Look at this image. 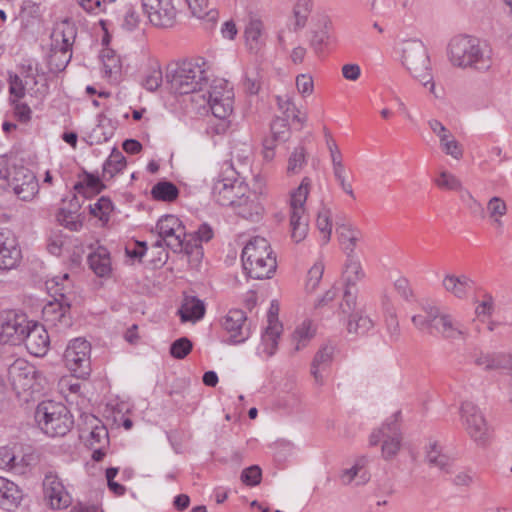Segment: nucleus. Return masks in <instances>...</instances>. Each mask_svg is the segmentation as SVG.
Returning a JSON list of instances; mask_svg holds the SVG:
<instances>
[{"label":"nucleus","instance_id":"nucleus-1","mask_svg":"<svg viewBox=\"0 0 512 512\" xmlns=\"http://www.w3.org/2000/svg\"><path fill=\"white\" fill-rule=\"evenodd\" d=\"M448 57L452 65L487 72L493 65L492 49L480 39L468 35L453 37L448 45Z\"/></svg>","mask_w":512,"mask_h":512},{"label":"nucleus","instance_id":"nucleus-2","mask_svg":"<svg viewBox=\"0 0 512 512\" xmlns=\"http://www.w3.org/2000/svg\"><path fill=\"white\" fill-rule=\"evenodd\" d=\"M423 314L412 316L411 321L415 328L420 331L434 330L442 338L446 340L466 339L468 336L467 329L462 323L455 320L448 313H441L439 307L425 302L421 304Z\"/></svg>","mask_w":512,"mask_h":512},{"label":"nucleus","instance_id":"nucleus-3","mask_svg":"<svg viewBox=\"0 0 512 512\" xmlns=\"http://www.w3.org/2000/svg\"><path fill=\"white\" fill-rule=\"evenodd\" d=\"M401 63L415 80L429 89L436 98L435 83L428 49L419 39H408L401 43Z\"/></svg>","mask_w":512,"mask_h":512},{"label":"nucleus","instance_id":"nucleus-4","mask_svg":"<svg viewBox=\"0 0 512 512\" xmlns=\"http://www.w3.org/2000/svg\"><path fill=\"white\" fill-rule=\"evenodd\" d=\"M203 65L204 62L185 60L170 68L166 78L171 89L181 95L202 90L208 82Z\"/></svg>","mask_w":512,"mask_h":512},{"label":"nucleus","instance_id":"nucleus-5","mask_svg":"<svg viewBox=\"0 0 512 512\" xmlns=\"http://www.w3.org/2000/svg\"><path fill=\"white\" fill-rule=\"evenodd\" d=\"M35 420L40 429L50 437L66 435L73 425L72 416L67 407L52 400L38 404Z\"/></svg>","mask_w":512,"mask_h":512},{"label":"nucleus","instance_id":"nucleus-6","mask_svg":"<svg viewBox=\"0 0 512 512\" xmlns=\"http://www.w3.org/2000/svg\"><path fill=\"white\" fill-rule=\"evenodd\" d=\"M244 193H248V185L238 178L232 165L225 163L213 180L211 188L213 200L221 206L232 207Z\"/></svg>","mask_w":512,"mask_h":512},{"label":"nucleus","instance_id":"nucleus-7","mask_svg":"<svg viewBox=\"0 0 512 512\" xmlns=\"http://www.w3.org/2000/svg\"><path fill=\"white\" fill-rule=\"evenodd\" d=\"M310 186L311 179L309 177H304L300 185L297 187V189L292 191L290 197L291 237L296 243L302 241L306 237L308 232V222L304 214V204L307 200V196L310 191Z\"/></svg>","mask_w":512,"mask_h":512},{"label":"nucleus","instance_id":"nucleus-8","mask_svg":"<svg viewBox=\"0 0 512 512\" xmlns=\"http://www.w3.org/2000/svg\"><path fill=\"white\" fill-rule=\"evenodd\" d=\"M460 414L465 431L469 437L477 446H487L492 436V429L479 407L469 401L463 402L460 408Z\"/></svg>","mask_w":512,"mask_h":512},{"label":"nucleus","instance_id":"nucleus-9","mask_svg":"<svg viewBox=\"0 0 512 512\" xmlns=\"http://www.w3.org/2000/svg\"><path fill=\"white\" fill-rule=\"evenodd\" d=\"M340 311L342 315L347 316L346 330L348 334L363 336L374 326V322L365 313L363 307L357 302L355 294L350 290L344 291Z\"/></svg>","mask_w":512,"mask_h":512},{"label":"nucleus","instance_id":"nucleus-10","mask_svg":"<svg viewBox=\"0 0 512 512\" xmlns=\"http://www.w3.org/2000/svg\"><path fill=\"white\" fill-rule=\"evenodd\" d=\"M90 351V343L82 338H75L67 345L63 357L66 367L75 377L85 379L90 375Z\"/></svg>","mask_w":512,"mask_h":512},{"label":"nucleus","instance_id":"nucleus-11","mask_svg":"<svg viewBox=\"0 0 512 512\" xmlns=\"http://www.w3.org/2000/svg\"><path fill=\"white\" fill-rule=\"evenodd\" d=\"M30 323L25 315L13 310L0 313V342L19 345L23 342Z\"/></svg>","mask_w":512,"mask_h":512},{"label":"nucleus","instance_id":"nucleus-12","mask_svg":"<svg viewBox=\"0 0 512 512\" xmlns=\"http://www.w3.org/2000/svg\"><path fill=\"white\" fill-rule=\"evenodd\" d=\"M142 7L155 27L170 28L176 23L177 10L173 0H142Z\"/></svg>","mask_w":512,"mask_h":512},{"label":"nucleus","instance_id":"nucleus-13","mask_svg":"<svg viewBox=\"0 0 512 512\" xmlns=\"http://www.w3.org/2000/svg\"><path fill=\"white\" fill-rule=\"evenodd\" d=\"M60 298L47 303L42 310L43 320L49 327H55L59 331L65 330L72 325L70 315L71 305L64 293H59Z\"/></svg>","mask_w":512,"mask_h":512},{"label":"nucleus","instance_id":"nucleus-14","mask_svg":"<svg viewBox=\"0 0 512 512\" xmlns=\"http://www.w3.org/2000/svg\"><path fill=\"white\" fill-rule=\"evenodd\" d=\"M207 102L215 117H228L233 109L232 91L228 88V83L224 80H215L208 91Z\"/></svg>","mask_w":512,"mask_h":512},{"label":"nucleus","instance_id":"nucleus-15","mask_svg":"<svg viewBox=\"0 0 512 512\" xmlns=\"http://www.w3.org/2000/svg\"><path fill=\"white\" fill-rule=\"evenodd\" d=\"M8 376L14 391L19 395L28 390L34 391L37 370L23 359L15 360L8 369Z\"/></svg>","mask_w":512,"mask_h":512},{"label":"nucleus","instance_id":"nucleus-16","mask_svg":"<svg viewBox=\"0 0 512 512\" xmlns=\"http://www.w3.org/2000/svg\"><path fill=\"white\" fill-rule=\"evenodd\" d=\"M222 328L229 334L228 343L241 344L250 337V326L243 310L231 309L221 320Z\"/></svg>","mask_w":512,"mask_h":512},{"label":"nucleus","instance_id":"nucleus-17","mask_svg":"<svg viewBox=\"0 0 512 512\" xmlns=\"http://www.w3.org/2000/svg\"><path fill=\"white\" fill-rule=\"evenodd\" d=\"M39 184L36 176L29 169L20 166L12 167V180L10 190L20 200L30 201L38 193Z\"/></svg>","mask_w":512,"mask_h":512},{"label":"nucleus","instance_id":"nucleus-18","mask_svg":"<svg viewBox=\"0 0 512 512\" xmlns=\"http://www.w3.org/2000/svg\"><path fill=\"white\" fill-rule=\"evenodd\" d=\"M43 488L53 509L66 508L71 503V497L66 491L61 479L54 471H48L43 480Z\"/></svg>","mask_w":512,"mask_h":512},{"label":"nucleus","instance_id":"nucleus-19","mask_svg":"<svg viewBox=\"0 0 512 512\" xmlns=\"http://www.w3.org/2000/svg\"><path fill=\"white\" fill-rule=\"evenodd\" d=\"M31 355L44 356L50 345V339L45 326L40 324L29 325L25 332L23 342Z\"/></svg>","mask_w":512,"mask_h":512},{"label":"nucleus","instance_id":"nucleus-20","mask_svg":"<svg viewBox=\"0 0 512 512\" xmlns=\"http://www.w3.org/2000/svg\"><path fill=\"white\" fill-rule=\"evenodd\" d=\"M232 208L239 216L253 222L260 219L264 210L263 205L260 202L259 195L256 192L251 191L249 188L248 193H244L243 196H240L236 200L235 204H233Z\"/></svg>","mask_w":512,"mask_h":512},{"label":"nucleus","instance_id":"nucleus-21","mask_svg":"<svg viewBox=\"0 0 512 512\" xmlns=\"http://www.w3.org/2000/svg\"><path fill=\"white\" fill-rule=\"evenodd\" d=\"M428 125L432 132L439 137L440 146L442 150L447 154L453 157L456 160H459L463 156V150L459 142L451 135V133L447 130V128L438 120L432 119L428 121Z\"/></svg>","mask_w":512,"mask_h":512},{"label":"nucleus","instance_id":"nucleus-22","mask_svg":"<svg viewBox=\"0 0 512 512\" xmlns=\"http://www.w3.org/2000/svg\"><path fill=\"white\" fill-rule=\"evenodd\" d=\"M242 264L250 278L259 280L271 278L277 267L275 256L246 260Z\"/></svg>","mask_w":512,"mask_h":512},{"label":"nucleus","instance_id":"nucleus-23","mask_svg":"<svg viewBox=\"0 0 512 512\" xmlns=\"http://www.w3.org/2000/svg\"><path fill=\"white\" fill-rule=\"evenodd\" d=\"M22 497V491L15 483L0 477V507L12 510L20 504Z\"/></svg>","mask_w":512,"mask_h":512},{"label":"nucleus","instance_id":"nucleus-24","mask_svg":"<svg viewBox=\"0 0 512 512\" xmlns=\"http://www.w3.org/2000/svg\"><path fill=\"white\" fill-rule=\"evenodd\" d=\"M245 43L251 53L257 54L265 45L263 24L258 19L251 20L244 31Z\"/></svg>","mask_w":512,"mask_h":512},{"label":"nucleus","instance_id":"nucleus-25","mask_svg":"<svg viewBox=\"0 0 512 512\" xmlns=\"http://www.w3.org/2000/svg\"><path fill=\"white\" fill-rule=\"evenodd\" d=\"M273 251L270 244L263 237H254L243 248L241 259L242 261L252 260L257 258L272 257Z\"/></svg>","mask_w":512,"mask_h":512},{"label":"nucleus","instance_id":"nucleus-26","mask_svg":"<svg viewBox=\"0 0 512 512\" xmlns=\"http://www.w3.org/2000/svg\"><path fill=\"white\" fill-rule=\"evenodd\" d=\"M191 14L205 22L207 27H213L217 22L219 13L211 7L208 0H186Z\"/></svg>","mask_w":512,"mask_h":512},{"label":"nucleus","instance_id":"nucleus-27","mask_svg":"<svg viewBox=\"0 0 512 512\" xmlns=\"http://www.w3.org/2000/svg\"><path fill=\"white\" fill-rule=\"evenodd\" d=\"M443 288L459 299L467 296L472 289L473 281L466 275H446L442 281Z\"/></svg>","mask_w":512,"mask_h":512},{"label":"nucleus","instance_id":"nucleus-28","mask_svg":"<svg viewBox=\"0 0 512 512\" xmlns=\"http://www.w3.org/2000/svg\"><path fill=\"white\" fill-rule=\"evenodd\" d=\"M205 313L204 303L194 297V296H185L179 309V315L182 322L192 321L195 322L200 320Z\"/></svg>","mask_w":512,"mask_h":512},{"label":"nucleus","instance_id":"nucleus-29","mask_svg":"<svg viewBox=\"0 0 512 512\" xmlns=\"http://www.w3.org/2000/svg\"><path fill=\"white\" fill-rule=\"evenodd\" d=\"M76 35V26L73 23L65 20L57 25L52 34V38L55 42V45H58V43L61 42L60 47L63 49L71 50L72 45L76 39Z\"/></svg>","mask_w":512,"mask_h":512},{"label":"nucleus","instance_id":"nucleus-30","mask_svg":"<svg viewBox=\"0 0 512 512\" xmlns=\"http://www.w3.org/2000/svg\"><path fill=\"white\" fill-rule=\"evenodd\" d=\"M364 278V272L360 262L354 257H348L345 270L343 272V281L345 283V291L357 293L356 283Z\"/></svg>","mask_w":512,"mask_h":512},{"label":"nucleus","instance_id":"nucleus-31","mask_svg":"<svg viewBox=\"0 0 512 512\" xmlns=\"http://www.w3.org/2000/svg\"><path fill=\"white\" fill-rule=\"evenodd\" d=\"M334 346L331 344H325L316 353L313 362L311 364V374L313 375L316 383L322 385L323 377L320 374V368L329 365L332 361L334 354Z\"/></svg>","mask_w":512,"mask_h":512},{"label":"nucleus","instance_id":"nucleus-32","mask_svg":"<svg viewBox=\"0 0 512 512\" xmlns=\"http://www.w3.org/2000/svg\"><path fill=\"white\" fill-rule=\"evenodd\" d=\"M337 233L340 243L344 247L348 257H352L356 245L361 239V232L356 228L343 224L337 228Z\"/></svg>","mask_w":512,"mask_h":512},{"label":"nucleus","instance_id":"nucleus-33","mask_svg":"<svg viewBox=\"0 0 512 512\" xmlns=\"http://www.w3.org/2000/svg\"><path fill=\"white\" fill-rule=\"evenodd\" d=\"M21 252L14 241L3 242L0 244V269L10 270L17 266L20 261Z\"/></svg>","mask_w":512,"mask_h":512},{"label":"nucleus","instance_id":"nucleus-34","mask_svg":"<svg viewBox=\"0 0 512 512\" xmlns=\"http://www.w3.org/2000/svg\"><path fill=\"white\" fill-rule=\"evenodd\" d=\"M90 268L100 277L108 275L111 271V263L108 252L104 248H99L88 257Z\"/></svg>","mask_w":512,"mask_h":512},{"label":"nucleus","instance_id":"nucleus-35","mask_svg":"<svg viewBox=\"0 0 512 512\" xmlns=\"http://www.w3.org/2000/svg\"><path fill=\"white\" fill-rule=\"evenodd\" d=\"M151 195L158 201L173 202L179 196V189L174 183L162 180L152 187Z\"/></svg>","mask_w":512,"mask_h":512},{"label":"nucleus","instance_id":"nucleus-36","mask_svg":"<svg viewBox=\"0 0 512 512\" xmlns=\"http://www.w3.org/2000/svg\"><path fill=\"white\" fill-rule=\"evenodd\" d=\"M282 326L279 322H272L265 329L262 335V345L264 346V352L268 356L274 355L278 346V338L281 334Z\"/></svg>","mask_w":512,"mask_h":512},{"label":"nucleus","instance_id":"nucleus-37","mask_svg":"<svg viewBox=\"0 0 512 512\" xmlns=\"http://www.w3.org/2000/svg\"><path fill=\"white\" fill-rule=\"evenodd\" d=\"M426 460L430 466L449 472L451 460L448 456L442 454L436 441L429 444L426 452Z\"/></svg>","mask_w":512,"mask_h":512},{"label":"nucleus","instance_id":"nucleus-38","mask_svg":"<svg viewBox=\"0 0 512 512\" xmlns=\"http://www.w3.org/2000/svg\"><path fill=\"white\" fill-rule=\"evenodd\" d=\"M401 446V435L398 431V427L395 422H393L392 428L387 434L386 438L383 440L382 444V455L385 459H390L394 457Z\"/></svg>","mask_w":512,"mask_h":512},{"label":"nucleus","instance_id":"nucleus-39","mask_svg":"<svg viewBox=\"0 0 512 512\" xmlns=\"http://www.w3.org/2000/svg\"><path fill=\"white\" fill-rule=\"evenodd\" d=\"M72 58V51L55 45L49 56V66L54 72L63 71Z\"/></svg>","mask_w":512,"mask_h":512},{"label":"nucleus","instance_id":"nucleus-40","mask_svg":"<svg viewBox=\"0 0 512 512\" xmlns=\"http://www.w3.org/2000/svg\"><path fill=\"white\" fill-rule=\"evenodd\" d=\"M183 228L185 227L182 222L174 215H165L156 224V230L160 238L171 236L177 231L183 230Z\"/></svg>","mask_w":512,"mask_h":512},{"label":"nucleus","instance_id":"nucleus-41","mask_svg":"<svg viewBox=\"0 0 512 512\" xmlns=\"http://www.w3.org/2000/svg\"><path fill=\"white\" fill-rule=\"evenodd\" d=\"M94 420L97 424L91 428L89 436L86 439V445L89 448H94L98 445L101 447H107L109 445L108 430L104 425L100 424V421L97 418H94Z\"/></svg>","mask_w":512,"mask_h":512},{"label":"nucleus","instance_id":"nucleus-42","mask_svg":"<svg viewBox=\"0 0 512 512\" xmlns=\"http://www.w3.org/2000/svg\"><path fill=\"white\" fill-rule=\"evenodd\" d=\"M330 29L331 23L326 21L319 30L313 31L310 46L317 54L322 53L324 47L330 43L332 38Z\"/></svg>","mask_w":512,"mask_h":512},{"label":"nucleus","instance_id":"nucleus-43","mask_svg":"<svg viewBox=\"0 0 512 512\" xmlns=\"http://www.w3.org/2000/svg\"><path fill=\"white\" fill-rule=\"evenodd\" d=\"M307 164V152L303 146H297L288 158L287 173L289 175L299 174Z\"/></svg>","mask_w":512,"mask_h":512},{"label":"nucleus","instance_id":"nucleus-44","mask_svg":"<svg viewBox=\"0 0 512 512\" xmlns=\"http://www.w3.org/2000/svg\"><path fill=\"white\" fill-rule=\"evenodd\" d=\"M314 0H297L295 3L294 13V30L303 28L306 25L309 14L313 9Z\"/></svg>","mask_w":512,"mask_h":512},{"label":"nucleus","instance_id":"nucleus-45","mask_svg":"<svg viewBox=\"0 0 512 512\" xmlns=\"http://www.w3.org/2000/svg\"><path fill=\"white\" fill-rule=\"evenodd\" d=\"M187 236L191 237V235H187L185 232V228L183 230L177 231L171 236L163 237L165 246L172 249L174 252L185 250L186 253H190L189 248L191 247L189 240H187Z\"/></svg>","mask_w":512,"mask_h":512},{"label":"nucleus","instance_id":"nucleus-46","mask_svg":"<svg viewBox=\"0 0 512 512\" xmlns=\"http://www.w3.org/2000/svg\"><path fill=\"white\" fill-rule=\"evenodd\" d=\"M434 184L443 190L450 191H461L463 190V185L461 180L455 176L454 174L443 170L438 176L433 180Z\"/></svg>","mask_w":512,"mask_h":512},{"label":"nucleus","instance_id":"nucleus-47","mask_svg":"<svg viewBox=\"0 0 512 512\" xmlns=\"http://www.w3.org/2000/svg\"><path fill=\"white\" fill-rule=\"evenodd\" d=\"M126 166V159L123 154L114 149L109 158L103 164V173L112 178L116 173L122 171Z\"/></svg>","mask_w":512,"mask_h":512},{"label":"nucleus","instance_id":"nucleus-48","mask_svg":"<svg viewBox=\"0 0 512 512\" xmlns=\"http://www.w3.org/2000/svg\"><path fill=\"white\" fill-rule=\"evenodd\" d=\"M39 460L38 455L28 450L21 455L17 452V460L13 461L12 471L16 474L23 475L27 472L28 468L37 464Z\"/></svg>","mask_w":512,"mask_h":512},{"label":"nucleus","instance_id":"nucleus-49","mask_svg":"<svg viewBox=\"0 0 512 512\" xmlns=\"http://www.w3.org/2000/svg\"><path fill=\"white\" fill-rule=\"evenodd\" d=\"M315 331L312 329L310 321H304L298 326L293 333V342H295V351H299L305 347L314 336Z\"/></svg>","mask_w":512,"mask_h":512},{"label":"nucleus","instance_id":"nucleus-50","mask_svg":"<svg viewBox=\"0 0 512 512\" xmlns=\"http://www.w3.org/2000/svg\"><path fill=\"white\" fill-rule=\"evenodd\" d=\"M89 211L102 222H108L110 213L113 211V204L108 197L102 196L94 204L89 205Z\"/></svg>","mask_w":512,"mask_h":512},{"label":"nucleus","instance_id":"nucleus-51","mask_svg":"<svg viewBox=\"0 0 512 512\" xmlns=\"http://www.w3.org/2000/svg\"><path fill=\"white\" fill-rule=\"evenodd\" d=\"M29 78L30 76H27L25 83H23L22 79L18 75H9V93L11 96L15 97L14 100L21 99L25 96V89L26 86L29 85ZM31 80L34 81V84H37V81L34 77H31Z\"/></svg>","mask_w":512,"mask_h":512},{"label":"nucleus","instance_id":"nucleus-52","mask_svg":"<svg viewBox=\"0 0 512 512\" xmlns=\"http://www.w3.org/2000/svg\"><path fill=\"white\" fill-rule=\"evenodd\" d=\"M271 132L275 141L285 142L290 137L287 117H277L271 123Z\"/></svg>","mask_w":512,"mask_h":512},{"label":"nucleus","instance_id":"nucleus-53","mask_svg":"<svg viewBox=\"0 0 512 512\" xmlns=\"http://www.w3.org/2000/svg\"><path fill=\"white\" fill-rule=\"evenodd\" d=\"M360 471L361 467L358 464H355L351 468L343 470L340 474V480L342 484L349 485L356 478H358L356 482L357 485H364L365 483H367L369 480L368 475L366 473L359 475Z\"/></svg>","mask_w":512,"mask_h":512},{"label":"nucleus","instance_id":"nucleus-54","mask_svg":"<svg viewBox=\"0 0 512 512\" xmlns=\"http://www.w3.org/2000/svg\"><path fill=\"white\" fill-rule=\"evenodd\" d=\"M74 188L78 193L83 194H86L88 191L91 193H100L105 188V185L98 177L88 174L84 182L77 183Z\"/></svg>","mask_w":512,"mask_h":512},{"label":"nucleus","instance_id":"nucleus-55","mask_svg":"<svg viewBox=\"0 0 512 512\" xmlns=\"http://www.w3.org/2000/svg\"><path fill=\"white\" fill-rule=\"evenodd\" d=\"M192 348V342L187 337H181L170 345V354L175 359H184Z\"/></svg>","mask_w":512,"mask_h":512},{"label":"nucleus","instance_id":"nucleus-56","mask_svg":"<svg viewBox=\"0 0 512 512\" xmlns=\"http://www.w3.org/2000/svg\"><path fill=\"white\" fill-rule=\"evenodd\" d=\"M330 211L326 208H323L319 211L316 225L319 231L322 233V239L324 243H327L330 240V235L332 231V223L330 220Z\"/></svg>","mask_w":512,"mask_h":512},{"label":"nucleus","instance_id":"nucleus-57","mask_svg":"<svg viewBox=\"0 0 512 512\" xmlns=\"http://www.w3.org/2000/svg\"><path fill=\"white\" fill-rule=\"evenodd\" d=\"M163 81L162 71L160 67L150 69L145 75L142 85L148 91L157 90Z\"/></svg>","mask_w":512,"mask_h":512},{"label":"nucleus","instance_id":"nucleus-58","mask_svg":"<svg viewBox=\"0 0 512 512\" xmlns=\"http://www.w3.org/2000/svg\"><path fill=\"white\" fill-rule=\"evenodd\" d=\"M476 472L471 469H463L456 472L455 476L452 479L453 485L459 488H469L475 481Z\"/></svg>","mask_w":512,"mask_h":512},{"label":"nucleus","instance_id":"nucleus-59","mask_svg":"<svg viewBox=\"0 0 512 512\" xmlns=\"http://www.w3.org/2000/svg\"><path fill=\"white\" fill-rule=\"evenodd\" d=\"M57 221L71 231H77L82 226L81 222L76 220L74 213L65 209L59 210L57 213Z\"/></svg>","mask_w":512,"mask_h":512},{"label":"nucleus","instance_id":"nucleus-60","mask_svg":"<svg viewBox=\"0 0 512 512\" xmlns=\"http://www.w3.org/2000/svg\"><path fill=\"white\" fill-rule=\"evenodd\" d=\"M17 460V451L15 447H0V468L12 471L13 461Z\"/></svg>","mask_w":512,"mask_h":512},{"label":"nucleus","instance_id":"nucleus-61","mask_svg":"<svg viewBox=\"0 0 512 512\" xmlns=\"http://www.w3.org/2000/svg\"><path fill=\"white\" fill-rule=\"evenodd\" d=\"M262 472L259 466L253 465L244 469L241 473V480L249 486H255L261 481Z\"/></svg>","mask_w":512,"mask_h":512},{"label":"nucleus","instance_id":"nucleus-62","mask_svg":"<svg viewBox=\"0 0 512 512\" xmlns=\"http://www.w3.org/2000/svg\"><path fill=\"white\" fill-rule=\"evenodd\" d=\"M140 23V15L136 11L135 7L128 6L123 16L122 27L127 31H133L138 27Z\"/></svg>","mask_w":512,"mask_h":512},{"label":"nucleus","instance_id":"nucleus-63","mask_svg":"<svg viewBox=\"0 0 512 512\" xmlns=\"http://www.w3.org/2000/svg\"><path fill=\"white\" fill-rule=\"evenodd\" d=\"M394 288L396 292L405 300L411 301L414 297L413 290L407 278L399 277L394 281Z\"/></svg>","mask_w":512,"mask_h":512},{"label":"nucleus","instance_id":"nucleus-64","mask_svg":"<svg viewBox=\"0 0 512 512\" xmlns=\"http://www.w3.org/2000/svg\"><path fill=\"white\" fill-rule=\"evenodd\" d=\"M324 266L321 263H316L309 271H308V279H307V289L314 290L323 275Z\"/></svg>","mask_w":512,"mask_h":512}]
</instances>
